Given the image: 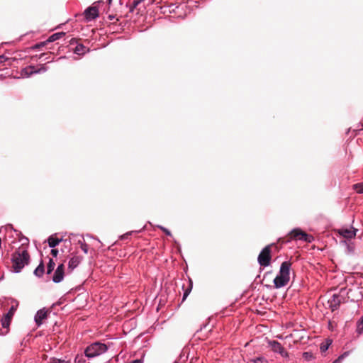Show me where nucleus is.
I'll return each mask as SVG.
<instances>
[{"mask_svg": "<svg viewBox=\"0 0 363 363\" xmlns=\"http://www.w3.org/2000/svg\"><path fill=\"white\" fill-rule=\"evenodd\" d=\"M30 256L28 251L24 247L17 249L11 255V271L19 273L22 269L30 263Z\"/></svg>", "mask_w": 363, "mask_h": 363, "instance_id": "nucleus-1", "label": "nucleus"}, {"mask_svg": "<svg viewBox=\"0 0 363 363\" xmlns=\"http://www.w3.org/2000/svg\"><path fill=\"white\" fill-rule=\"evenodd\" d=\"M291 262L289 261L283 262L281 264L279 275L274 279V286L277 289L285 286L289 281V274Z\"/></svg>", "mask_w": 363, "mask_h": 363, "instance_id": "nucleus-2", "label": "nucleus"}, {"mask_svg": "<svg viewBox=\"0 0 363 363\" xmlns=\"http://www.w3.org/2000/svg\"><path fill=\"white\" fill-rule=\"evenodd\" d=\"M107 350V346L105 344L96 342L88 346L85 351V355L89 357H94L104 353Z\"/></svg>", "mask_w": 363, "mask_h": 363, "instance_id": "nucleus-3", "label": "nucleus"}, {"mask_svg": "<svg viewBox=\"0 0 363 363\" xmlns=\"http://www.w3.org/2000/svg\"><path fill=\"white\" fill-rule=\"evenodd\" d=\"M272 245H267L259 254L257 261L260 266L267 267L271 262V247Z\"/></svg>", "mask_w": 363, "mask_h": 363, "instance_id": "nucleus-4", "label": "nucleus"}, {"mask_svg": "<svg viewBox=\"0 0 363 363\" xmlns=\"http://www.w3.org/2000/svg\"><path fill=\"white\" fill-rule=\"evenodd\" d=\"M304 231L300 228H296L291 230L286 237L279 238L278 242L284 244L290 242L291 240H303Z\"/></svg>", "mask_w": 363, "mask_h": 363, "instance_id": "nucleus-5", "label": "nucleus"}, {"mask_svg": "<svg viewBox=\"0 0 363 363\" xmlns=\"http://www.w3.org/2000/svg\"><path fill=\"white\" fill-rule=\"evenodd\" d=\"M47 67L45 65H41L40 68L36 69L34 66H28L23 68L21 71V75L23 77H29L33 74L43 73L47 71Z\"/></svg>", "mask_w": 363, "mask_h": 363, "instance_id": "nucleus-6", "label": "nucleus"}, {"mask_svg": "<svg viewBox=\"0 0 363 363\" xmlns=\"http://www.w3.org/2000/svg\"><path fill=\"white\" fill-rule=\"evenodd\" d=\"M269 345L273 352L280 354L284 357H289V353L285 350V349L279 342L275 340L269 341Z\"/></svg>", "mask_w": 363, "mask_h": 363, "instance_id": "nucleus-7", "label": "nucleus"}, {"mask_svg": "<svg viewBox=\"0 0 363 363\" xmlns=\"http://www.w3.org/2000/svg\"><path fill=\"white\" fill-rule=\"evenodd\" d=\"M65 275V265L64 264H60L57 267L54 275L52 277V281L55 283H60L64 279Z\"/></svg>", "mask_w": 363, "mask_h": 363, "instance_id": "nucleus-8", "label": "nucleus"}, {"mask_svg": "<svg viewBox=\"0 0 363 363\" xmlns=\"http://www.w3.org/2000/svg\"><path fill=\"white\" fill-rule=\"evenodd\" d=\"M85 18L88 21H92L99 16V9L96 6H90L84 11Z\"/></svg>", "mask_w": 363, "mask_h": 363, "instance_id": "nucleus-9", "label": "nucleus"}, {"mask_svg": "<svg viewBox=\"0 0 363 363\" xmlns=\"http://www.w3.org/2000/svg\"><path fill=\"white\" fill-rule=\"evenodd\" d=\"M11 318L4 316L1 320V328H0V335H6L9 331V326L11 322Z\"/></svg>", "mask_w": 363, "mask_h": 363, "instance_id": "nucleus-10", "label": "nucleus"}, {"mask_svg": "<svg viewBox=\"0 0 363 363\" xmlns=\"http://www.w3.org/2000/svg\"><path fill=\"white\" fill-rule=\"evenodd\" d=\"M357 229L351 228H342L338 230V233L347 239H352L356 236Z\"/></svg>", "mask_w": 363, "mask_h": 363, "instance_id": "nucleus-11", "label": "nucleus"}, {"mask_svg": "<svg viewBox=\"0 0 363 363\" xmlns=\"http://www.w3.org/2000/svg\"><path fill=\"white\" fill-rule=\"evenodd\" d=\"M328 303L333 311L337 310L341 303V297L338 294H333L328 300Z\"/></svg>", "mask_w": 363, "mask_h": 363, "instance_id": "nucleus-12", "label": "nucleus"}, {"mask_svg": "<svg viewBox=\"0 0 363 363\" xmlns=\"http://www.w3.org/2000/svg\"><path fill=\"white\" fill-rule=\"evenodd\" d=\"M48 316V311L44 309L39 310L35 316V321L38 325H40L43 323V320L45 319Z\"/></svg>", "mask_w": 363, "mask_h": 363, "instance_id": "nucleus-13", "label": "nucleus"}, {"mask_svg": "<svg viewBox=\"0 0 363 363\" xmlns=\"http://www.w3.org/2000/svg\"><path fill=\"white\" fill-rule=\"evenodd\" d=\"M62 240V239H60L58 238H57L56 236H55L54 235H50L48 239V245L49 247H52V248H54L55 247H56L61 241Z\"/></svg>", "mask_w": 363, "mask_h": 363, "instance_id": "nucleus-14", "label": "nucleus"}, {"mask_svg": "<svg viewBox=\"0 0 363 363\" xmlns=\"http://www.w3.org/2000/svg\"><path fill=\"white\" fill-rule=\"evenodd\" d=\"M45 272V267L43 262L41 261L37 268L34 270V274L38 277H41Z\"/></svg>", "mask_w": 363, "mask_h": 363, "instance_id": "nucleus-15", "label": "nucleus"}, {"mask_svg": "<svg viewBox=\"0 0 363 363\" xmlns=\"http://www.w3.org/2000/svg\"><path fill=\"white\" fill-rule=\"evenodd\" d=\"M80 262V258L79 257H73L70 259L68 264V267L71 269H74L78 266Z\"/></svg>", "mask_w": 363, "mask_h": 363, "instance_id": "nucleus-16", "label": "nucleus"}, {"mask_svg": "<svg viewBox=\"0 0 363 363\" xmlns=\"http://www.w3.org/2000/svg\"><path fill=\"white\" fill-rule=\"evenodd\" d=\"M64 35H65V33H63V32L54 33L48 38V39L47 40V42H48V43L54 42V41L61 38Z\"/></svg>", "mask_w": 363, "mask_h": 363, "instance_id": "nucleus-17", "label": "nucleus"}, {"mask_svg": "<svg viewBox=\"0 0 363 363\" xmlns=\"http://www.w3.org/2000/svg\"><path fill=\"white\" fill-rule=\"evenodd\" d=\"M86 51V48L82 44L77 45L74 48V53L82 55Z\"/></svg>", "mask_w": 363, "mask_h": 363, "instance_id": "nucleus-18", "label": "nucleus"}, {"mask_svg": "<svg viewBox=\"0 0 363 363\" xmlns=\"http://www.w3.org/2000/svg\"><path fill=\"white\" fill-rule=\"evenodd\" d=\"M55 266V263L54 262L52 259L50 258L47 266V274H50L53 271Z\"/></svg>", "mask_w": 363, "mask_h": 363, "instance_id": "nucleus-19", "label": "nucleus"}, {"mask_svg": "<svg viewBox=\"0 0 363 363\" xmlns=\"http://www.w3.org/2000/svg\"><path fill=\"white\" fill-rule=\"evenodd\" d=\"M146 0H133V3H132V5L130 8V12H133L134 11V9L138 6L140 5L142 2H144Z\"/></svg>", "mask_w": 363, "mask_h": 363, "instance_id": "nucleus-20", "label": "nucleus"}, {"mask_svg": "<svg viewBox=\"0 0 363 363\" xmlns=\"http://www.w3.org/2000/svg\"><path fill=\"white\" fill-rule=\"evenodd\" d=\"M353 189L356 191L358 194H362L363 193V184L362 183H358L353 185Z\"/></svg>", "mask_w": 363, "mask_h": 363, "instance_id": "nucleus-21", "label": "nucleus"}, {"mask_svg": "<svg viewBox=\"0 0 363 363\" xmlns=\"http://www.w3.org/2000/svg\"><path fill=\"white\" fill-rule=\"evenodd\" d=\"M250 362L253 363H268V361L263 357H256L250 359Z\"/></svg>", "mask_w": 363, "mask_h": 363, "instance_id": "nucleus-22", "label": "nucleus"}, {"mask_svg": "<svg viewBox=\"0 0 363 363\" xmlns=\"http://www.w3.org/2000/svg\"><path fill=\"white\" fill-rule=\"evenodd\" d=\"M303 357L306 361H310L313 359H314V356L312 352H305L303 353Z\"/></svg>", "mask_w": 363, "mask_h": 363, "instance_id": "nucleus-23", "label": "nucleus"}, {"mask_svg": "<svg viewBox=\"0 0 363 363\" xmlns=\"http://www.w3.org/2000/svg\"><path fill=\"white\" fill-rule=\"evenodd\" d=\"M191 289H192V281H191V280H190L189 281V286L188 289L185 291V292L184 294L182 301H184L186 298V297L188 296V295L191 292Z\"/></svg>", "mask_w": 363, "mask_h": 363, "instance_id": "nucleus-24", "label": "nucleus"}, {"mask_svg": "<svg viewBox=\"0 0 363 363\" xmlns=\"http://www.w3.org/2000/svg\"><path fill=\"white\" fill-rule=\"evenodd\" d=\"M302 238H303V240H304L307 242H311L314 240V238L312 235H308L305 232L303 233V237H302Z\"/></svg>", "mask_w": 363, "mask_h": 363, "instance_id": "nucleus-25", "label": "nucleus"}, {"mask_svg": "<svg viewBox=\"0 0 363 363\" xmlns=\"http://www.w3.org/2000/svg\"><path fill=\"white\" fill-rule=\"evenodd\" d=\"M79 243L80 244L81 249L84 251V253H88L89 250V245L84 242H82L81 241H79Z\"/></svg>", "mask_w": 363, "mask_h": 363, "instance_id": "nucleus-26", "label": "nucleus"}, {"mask_svg": "<svg viewBox=\"0 0 363 363\" xmlns=\"http://www.w3.org/2000/svg\"><path fill=\"white\" fill-rule=\"evenodd\" d=\"M15 311V308L13 306H11V308L9 309L7 313H6L4 315L12 319L13 314Z\"/></svg>", "mask_w": 363, "mask_h": 363, "instance_id": "nucleus-27", "label": "nucleus"}, {"mask_svg": "<svg viewBox=\"0 0 363 363\" xmlns=\"http://www.w3.org/2000/svg\"><path fill=\"white\" fill-rule=\"evenodd\" d=\"M330 344H331V342H327L326 344H321V345H320L321 352H325L328 349Z\"/></svg>", "mask_w": 363, "mask_h": 363, "instance_id": "nucleus-28", "label": "nucleus"}, {"mask_svg": "<svg viewBox=\"0 0 363 363\" xmlns=\"http://www.w3.org/2000/svg\"><path fill=\"white\" fill-rule=\"evenodd\" d=\"M158 228L160 229H161L167 235H168V236H171L172 235L171 232L169 230H167V228H164L162 226H158Z\"/></svg>", "mask_w": 363, "mask_h": 363, "instance_id": "nucleus-29", "label": "nucleus"}, {"mask_svg": "<svg viewBox=\"0 0 363 363\" xmlns=\"http://www.w3.org/2000/svg\"><path fill=\"white\" fill-rule=\"evenodd\" d=\"M74 361H75L76 363H83L84 362L82 356H79V355H77Z\"/></svg>", "mask_w": 363, "mask_h": 363, "instance_id": "nucleus-30", "label": "nucleus"}, {"mask_svg": "<svg viewBox=\"0 0 363 363\" xmlns=\"http://www.w3.org/2000/svg\"><path fill=\"white\" fill-rule=\"evenodd\" d=\"M57 254H58V250H57V249H52L51 250V255L53 257H57Z\"/></svg>", "mask_w": 363, "mask_h": 363, "instance_id": "nucleus-31", "label": "nucleus"}, {"mask_svg": "<svg viewBox=\"0 0 363 363\" xmlns=\"http://www.w3.org/2000/svg\"><path fill=\"white\" fill-rule=\"evenodd\" d=\"M128 363H143V360L141 359H138L130 361Z\"/></svg>", "mask_w": 363, "mask_h": 363, "instance_id": "nucleus-32", "label": "nucleus"}, {"mask_svg": "<svg viewBox=\"0 0 363 363\" xmlns=\"http://www.w3.org/2000/svg\"><path fill=\"white\" fill-rule=\"evenodd\" d=\"M45 44V43H41L40 44H37V45H35V47H36V48H39V47H40V46H43Z\"/></svg>", "mask_w": 363, "mask_h": 363, "instance_id": "nucleus-33", "label": "nucleus"}, {"mask_svg": "<svg viewBox=\"0 0 363 363\" xmlns=\"http://www.w3.org/2000/svg\"><path fill=\"white\" fill-rule=\"evenodd\" d=\"M361 325H362V328H363V317L361 318V323H360Z\"/></svg>", "mask_w": 363, "mask_h": 363, "instance_id": "nucleus-34", "label": "nucleus"}, {"mask_svg": "<svg viewBox=\"0 0 363 363\" xmlns=\"http://www.w3.org/2000/svg\"><path fill=\"white\" fill-rule=\"evenodd\" d=\"M4 58V56H0V62H2V59Z\"/></svg>", "mask_w": 363, "mask_h": 363, "instance_id": "nucleus-35", "label": "nucleus"}, {"mask_svg": "<svg viewBox=\"0 0 363 363\" xmlns=\"http://www.w3.org/2000/svg\"><path fill=\"white\" fill-rule=\"evenodd\" d=\"M111 1H112V0H108V3L109 4H111Z\"/></svg>", "mask_w": 363, "mask_h": 363, "instance_id": "nucleus-36", "label": "nucleus"}, {"mask_svg": "<svg viewBox=\"0 0 363 363\" xmlns=\"http://www.w3.org/2000/svg\"><path fill=\"white\" fill-rule=\"evenodd\" d=\"M63 362H64L63 361L62 362L60 361V363H63Z\"/></svg>", "mask_w": 363, "mask_h": 363, "instance_id": "nucleus-37", "label": "nucleus"}]
</instances>
